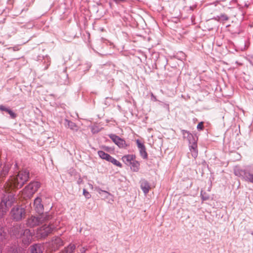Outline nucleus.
Segmentation results:
<instances>
[{
    "instance_id": "nucleus-28",
    "label": "nucleus",
    "mask_w": 253,
    "mask_h": 253,
    "mask_svg": "<svg viewBox=\"0 0 253 253\" xmlns=\"http://www.w3.org/2000/svg\"><path fill=\"white\" fill-rule=\"evenodd\" d=\"M12 118H14L16 116V114L14 112H8Z\"/></svg>"
},
{
    "instance_id": "nucleus-19",
    "label": "nucleus",
    "mask_w": 253,
    "mask_h": 253,
    "mask_svg": "<svg viewBox=\"0 0 253 253\" xmlns=\"http://www.w3.org/2000/svg\"><path fill=\"white\" fill-rule=\"evenodd\" d=\"M213 19L217 21H227L229 19L228 17L225 14H221L220 16H216L213 18Z\"/></svg>"
},
{
    "instance_id": "nucleus-21",
    "label": "nucleus",
    "mask_w": 253,
    "mask_h": 253,
    "mask_svg": "<svg viewBox=\"0 0 253 253\" xmlns=\"http://www.w3.org/2000/svg\"><path fill=\"white\" fill-rule=\"evenodd\" d=\"M108 162L112 163L114 165H115L117 167H119L120 168L122 167V165L121 164V163L120 162H119V161H118L115 158H113L112 156H110Z\"/></svg>"
},
{
    "instance_id": "nucleus-22",
    "label": "nucleus",
    "mask_w": 253,
    "mask_h": 253,
    "mask_svg": "<svg viewBox=\"0 0 253 253\" xmlns=\"http://www.w3.org/2000/svg\"><path fill=\"white\" fill-rule=\"evenodd\" d=\"M245 178L247 180L253 183V174L250 173H245Z\"/></svg>"
},
{
    "instance_id": "nucleus-31",
    "label": "nucleus",
    "mask_w": 253,
    "mask_h": 253,
    "mask_svg": "<svg viewBox=\"0 0 253 253\" xmlns=\"http://www.w3.org/2000/svg\"><path fill=\"white\" fill-rule=\"evenodd\" d=\"M12 253H18V251L17 249L13 250Z\"/></svg>"
},
{
    "instance_id": "nucleus-16",
    "label": "nucleus",
    "mask_w": 253,
    "mask_h": 253,
    "mask_svg": "<svg viewBox=\"0 0 253 253\" xmlns=\"http://www.w3.org/2000/svg\"><path fill=\"white\" fill-rule=\"evenodd\" d=\"M141 188L144 193H147L150 189V186L148 182L146 181H142L141 183Z\"/></svg>"
},
{
    "instance_id": "nucleus-13",
    "label": "nucleus",
    "mask_w": 253,
    "mask_h": 253,
    "mask_svg": "<svg viewBox=\"0 0 253 253\" xmlns=\"http://www.w3.org/2000/svg\"><path fill=\"white\" fill-rule=\"evenodd\" d=\"M43 248L41 245L36 244L31 246V253H42Z\"/></svg>"
},
{
    "instance_id": "nucleus-14",
    "label": "nucleus",
    "mask_w": 253,
    "mask_h": 253,
    "mask_svg": "<svg viewBox=\"0 0 253 253\" xmlns=\"http://www.w3.org/2000/svg\"><path fill=\"white\" fill-rule=\"evenodd\" d=\"M52 245L54 250L58 249L60 246L63 245V241L59 237H55L52 241Z\"/></svg>"
},
{
    "instance_id": "nucleus-26",
    "label": "nucleus",
    "mask_w": 253,
    "mask_h": 253,
    "mask_svg": "<svg viewBox=\"0 0 253 253\" xmlns=\"http://www.w3.org/2000/svg\"><path fill=\"white\" fill-rule=\"evenodd\" d=\"M204 128V123L203 122H200L197 125V129L199 130H203Z\"/></svg>"
},
{
    "instance_id": "nucleus-9",
    "label": "nucleus",
    "mask_w": 253,
    "mask_h": 253,
    "mask_svg": "<svg viewBox=\"0 0 253 253\" xmlns=\"http://www.w3.org/2000/svg\"><path fill=\"white\" fill-rule=\"evenodd\" d=\"M41 202L42 199L40 197H37L34 200V206L35 209V211L38 213L42 212L43 209V206Z\"/></svg>"
},
{
    "instance_id": "nucleus-10",
    "label": "nucleus",
    "mask_w": 253,
    "mask_h": 253,
    "mask_svg": "<svg viewBox=\"0 0 253 253\" xmlns=\"http://www.w3.org/2000/svg\"><path fill=\"white\" fill-rule=\"evenodd\" d=\"M136 143L137 144V146L139 149L141 157L143 159H147V153L146 152L145 146L143 144H142L138 140H137Z\"/></svg>"
},
{
    "instance_id": "nucleus-35",
    "label": "nucleus",
    "mask_w": 253,
    "mask_h": 253,
    "mask_svg": "<svg viewBox=\"0 0 253 253\" xmlns=\"http://www.w3.org/2000/svg\"><path fill=\"white\" fill-rule=\"evenodd\" d=\"M60 253H64L62 251L61 252H60Z\"/></svg>"
},
{
    "instance_id": "nucleus-18",
    "label": "nucleus",
    "mask_w": 253,
    "mask_h": 253,
    "mask_svg": "<svg viewBox=\"0 0 253 253\" xmlns=\"http://www.w3.org/2000/svg\"><path fill=\"white\" fill-rule=\"evenodd\" d=\"M98 154L101 159L105 160L107 161H108L109 160V158L111 156L110 155H109L107 153H105L103 151H98Z\"/></svg>"
},
{
    "instance_id": "nucleus-34",
    "label": "nucleus",
    "mask_w": 253,
    "mask_h": 253,
    "mask_svg": "<svg viewBox=\"0 0 253 253\" xmlns=\"http://www.w3.org/2000/svg\"><path fill=\"white\" fill-rule=\"evenodd\" d=\"M75 115H76V117H78V114H77V113L76 112H75Z\"/></svg>"
},
{
    "instance_id": "nucleus-17",
    "label": "nucleus",
    "mask_w": 253,
    "mask_h": 253,
    "mask_svg": "<svg viewBox=\"0 0 253 253\" xmlns=\"http://www.w3.org/2000/svg\"><path fill=\"white\" fill-rule=\"evenodd\" d=\"M7 233L4 228L0 225V242L6 239Z\"/></svg>"
},
{
    "instance_id": "nucleus-3",
    "label": "nucleus",
    "mask_w": 253,
    "mask_h": 253,
    "mask_svg": "<svg viewBox=\"0 0 253 253\" xmlns=\"http://www.w3.org/2000/svg\"><path fill=\"white\" fill-rule=\"evenodd\" d=\"M4 190H5L4 188ZM13 191L11 189L8 191L4 190L6 194L4 195L0 204V216L4 215L9 208L15 202L16 200L12 193Z\"/></svg>"
},
{
    "instance_id": "nucleus-5",
    "label": "nucleus",
    "mask_w": 253,
    "mask_h": 253,
    "mask_svg": "<svg viewBox=\"0 0 253 253\" xmlns=\"http://www.w3.org/2000/svg\"><path fill=\"white\" fill-rule=\"evenodd\" d=\"M10 214L13 219L16 221H20L25 218L26 211L25 209L22 207L16 206L12 208Z\"/></svg>"
},
{
    "instance_id": "nucleus-7",
    "label": "nucleus",
    "mask_w": 253,
    "mask_h": 253,
    "mask_svg": "<svg viewBox=\"0 0 253 253\" xmlns=\"http://www.w3.org/2000/svg\"><path fill=\"white\" fill-rule=\"evenodd\" d=\"M53 229L50 226L45 224L38 229L37 234L41 238H44L52 231Z\"/></svg>"
},
{
    "instance_id": "nucleus-20",
    "label": "nucleus",
    "mask_w": 253,
    "mask_h": 253,
    "mask_svg": "<svg viewBox=\"0 0 253 253\" xmlns=\"http://www.w3.org/2000/svg\"><path fill=\"white\" fill-rule=\"evenodd\" d=\"M75 249V246L74 245H70L66 248L62 252L64 253H72Z\"/></svg>"
},
{
    "instance_id": "nucleus-15",
    "label": "nucleus",
    "mask_w": 253,
    "mask_h": 253,
    "mask_svg": "<svg viewBox=\"0 0 253 253\" xmlns=\"http://www.w3.org/2000/svg\"><path fill=\"white\" fill-rule=\"evenodd\" d=\"M129 165L130 166L131 170L133 171H138L139 169V163L135 160H134Z\"/></svg>"
},
{
    "instance_id": "nucleus-11",
    "label": "nucleus",
    "mask_w": 253,
    "mask_h": 253,
    "mask_svg": "<svg viewBox=\"0 0 253 253\" xmlns=\"http://www.w3.org/2000/svg\"><path fill=\"white\" fill-rule=\"evenodd\" d=\"M189 150L191 156L196 159L198 155V151L197 149V144L196 143H193L189 147Z\"/></svg>"
},
{
    "instance_id": "nucleus-6",
    "label": "nucleus",
    "mask_w": 253,
    "mask_h": 253,
    "mask_svg": "<svg viewBox=\"0 0 253 253\" xmlns=\"http://www.w3.org/2000/svg\"><path fill=\"white\" fill-rule=\"evenodd\" d=\"M40 187V184L39 182H31L22 191V195L24 198H30L32 197Z\"/></svg>"
},
{
    "instance_id": "nucleus-30",
    "label": "nucleus",
    "mask_w": 253,
    "mask_h": 253,
    "mask_svg": "<svg viewBox=\"0 0 253 253\" xmlns=\"http://www.w3.org/2000/svg\"><path fill=\"white\" fill-rule=\"evenodd\" d=\"M202 199L203 200H207L209 199V197H204L203 195L202 196Z\"/></svg>"
},
{
    "instance_id": "nucleus-4",
    "label": "nucleus",
    "mask_w": 253,
    "mask_h": 253,
    "mask_svg": "<svg viewBox=\"0 0 253 253\" xmlns=\"http://www.w3.org/2000/svg\"><path fill=\"white\" fill-rule=\"evenodd\" d=\"M51 218V216L47 213L40 214L39 216H31L27 220V225L34 227Z\"/></svg>"
},
{
    "instance_id": "nucleus-33",
    "label": "nucleus",
    "mask_w": 253,
    "mask_h": 253,
    "mask_svg": "<svg viewBox=\"0 0 253 253\" xmlns=\"http://www.w3.org/2000/svg\"><path fill=\"white\" fill-rule=\"evenodd\" d=\"M227 105L230 106H232V105L231 104H230V103H228L227 104Z\"/></svg>"
},
{
    "instance_id": "nucleus-1",
    "label": "nucleus",
    "mask_w": 253,
    "mask_h": 253,
    "mask_svg": "<svg viewBox=\"0 0 253 253\" xmlns=\"http://www.w3.org/2000/svg\"><path fill=\"white\" fill-rule=\"evenodd\" d=\"M29 171L24 169L19 171L16 177H11L5 184L4 187L5 191L15 190L23 186L29 180Z\"/></svg>"
},
{
    "instance_id": "nucleus-25",
    "label": "nucleus",
    "mask_w": 253,
    "mask_h": 253,
    "mask_svg": "<svg viewBox=\"0 0 253 253\" xmlns=\"http://www.w3.org/2000/svg\"><path fill=\"white\" fill-rule=\"evenodd\" d=\"M68 126L72 129H74L76 127V126L75 125V124L71 122H68Z\"/></svg>"
},
{
    "instance_id": "nucleus-12",
    "label": "nucleus",
    "mask_w": 253,
    "mask_h": 253,
    "mask_svg": "<svg viewBox=\"0 0 253 253\" xmlns=\"http://www.w3.org/2000/svg\"><path fill=\"white\" fill-rule=\"evenodd\" d=\"M123 161L126 165H130L135 159V156L133 155H127L122 158Z\"/></svg>"
},
{
    "instance_id": "nucleus-2",
    "label": "nucleus",
    "mask_w": 253,
    "mask_h": 253,
    "mask_svg": "<svg viewBox=\"0 0 253 253\" xmlns=\"http://www.w3.org/2000/svg\"><path fill=\"white\" fill-rule=\"evenodd\" d=\"M13 233L26 246L32 242L33 234L29 229H24L21 225L15 226L13 230Z\"/></svg>"
},
{
    "instance_id": "nucleus-29",
    "label": "nucleus",
    "mask_w": 253,
    "mask_h": 253,
    "mask_svg": "<svg viewBox=\"0 0 253 253\" xmlns=\"http://www.w3.org/2000/svg\"><path fill=\"white\" fill-rule=\"evenodd\" d=\"M151 99L152 100H153L154 101H157L156 97L152 93H151Z\"/></svg>"
},
{
    "instance_id": "nucleus-32",
    "label": "nucleus",
    "mask_w": 253,
    "mask_h": 253,
    "mask_svg": "<svg viewBox=\"0 0 253 253\" xmlns=\"http://www.w3.org/2000/svg\"><path fill=\"white\" fill-rule=\"evenodd\" d=\"M49 64H47V66L46 67H45V69H47L48 66H49Z\"/></svg>"
},
{
    "instance_id": "nucleus-8",
    "label": "nucleus",
    "mask_w": 253,
    "mask_h": 253,
    "mask_svg": "<svg viewBox=\"0 0 253 253\" xmlns=\"http://www.w3.org/2000/svg\"><path fill=\"white\" fill-rule=\"evenodd\" d=\"M109 136L112 141L120 148H124L127 146L125 141L119 136L112 134H110Z\"/></svg>"
},
{
    "instance_id": "nucleus-24",
    "label": "nucleus",
    "mask_w": 253,
    "mask_h": 253,
    "mask_svg": "<svg viewBox=\"0 0 253 253\" xmlns=\"http://www.w3.org/2000/svg\"><path fill=\"white\" fill-rule=\"evenodd\" d=\"M83 194L85 197V198L87 199H89L91 197V195L90 193L84 189L83 190Z\"/></svg>"
},
{
    "instance_id": "nucleus-27",
    "label": "nucleus",
    "mask_w": 253,
    "mask_h": 253,
    "mask_svg": "<svg viewBox=\"0 0 253 253\" xmlns=\"http://www.w3.org/2000/svg\"><path fill=\"white\" fill-rule=\"evenodd\" d=\"M0 111H10L8 108L5 106L1 105L0 106Z\"/></svg>"
},
{
    "instance_id": "nucleus-23",
    "label": "nucleus",
    "mask_w": 253,
    "mask_h": 253,
    "mask_svg": "<svg viewBox=\"0 0 253 253\" xmlns=\"http://www.w3.org/2000/svg\"><path fill=\"white\" fill-rule=\"evenodd\" d=\"M96 190H97V192H98L99 194H102V193L104 194H105V197H108V196H109V195H111L109 192H107V191H106L102 190H101V189H100V188H97V189H96Z\"/></svg>"
}]
</instances>
